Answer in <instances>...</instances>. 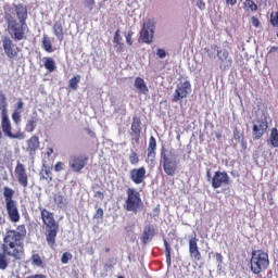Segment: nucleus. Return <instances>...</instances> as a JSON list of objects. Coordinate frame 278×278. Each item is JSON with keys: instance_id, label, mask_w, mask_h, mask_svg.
Wrapping results in <instances>:
<instances>
[{"instance_id": "1", "label": "nucleus", "mask_w": 278, "mask_h": 278, "mask_svg": "<svg viewBox=\"0 0 278 278\" xmlns=\"http://www.w3.org/2000/svg\"><path fill=\"white\" fill-rule=\"evenodd\" d=\"M14 10L18 22L12 16V7L4 9V18L12 39L15 42H21V40H27V31H29V26H27V7H24L23 4H14Z\"/></svg>"}, {"instance_id": "2", "label": "nucleus", "mask_w": 278, "mask_h": 278, "mask_svg": "<svg viewBox=\"0 0 278 278\" xmlns=\"http://www.w3.org/2000/svg\"><path fill=\"white\" fill-rule=\"evenodd\" d=\"M0 252V270H5L10 266V258L23 260L25 255V245L23 239L18 237L16 230H8L3 237V243Z\"/></svg>"}, {"instance_id": "3", "label": "nucleus", "mask_w": 278, "mask_h": 278, "mask_svg": "<svg viewBox=\"0 0 278 278\" xmlns=\"http://www.w3.org/2000/svg\"><path fill=\"white\" fill-rule=\"evenodd\" d=\"M39 210L41 213V220L48 229V232L46 233L47 243L51 249H54L55 239L60 231V224L55 220V216L49 210L42 206H39Z\"/></svg>"}, {"instance_id": "4", "label": "nucleus", "mask_w": 278, "mask_h": 278, "mask_svg": "<svg viewBox=\"0 0 278 278\" xmlns=\"http://www.w3.org/2000/svg\"><path fill=\"white\" fill-rule=\"evenodd\" d=\"M1 111V128H0V140L3 139V134L7 138L12 140H23L25 134L18 131L16 134L12 132V121H10V115H8V105H3V102H0Z\"/></svg>"}, {"instance_id": "5", "label": "nucleus", "mask_w": 278, "mask_h": 278, "mask_svg": "<svg viewBox=\"0 0 278 278\" xmlns=\"http://www.w3.org/2000/svg\"><path fill=\"white\" fill-rule=\"evenodd\" d=\"M160 157V166H162L165 175H167L168 177H175L179 168L175 152L168 151L164 147H162Z\"/></svg>"}, {"instance_id": "6", "label": "nucleus", "mask_w": 278, "mask_h": 278, "mask_svg": "<svg viewBox=\"0 0 278 278\" xmlns=\"http://www.w3.org/2000/svg\"><path fill=\"white\" fill-rule=\"evenodd\" d=\"M270 266L268 253L264 250H253L250 260V268L254 275H260Z\"/></svg>"}, {"instance_id": "7", "label": "nucleus", "mask_w": 278, "mask_h": 278, "mask_svg": "<svg viewBox=\"0 0 278 278\" xmlns=\"http://www.w3.org/2000/svg\"><path fill=\"white\" fill-rule=\"evenodd\" d=\"M126 200L124 204V208L126 212H132V214H138L142 208L144 203L142 202V198L140 197V192L135 188L128 187L126 189Z\"/></svg>"}, {"instance_id": "8", "label": "nucleus", "mask_w": 278, "mask_h": 278, "mask_svg": "<svg viewBox=\"0 0 278 278\" xmlns=\"http://www.w3.org/2000/svg\"><path fill=\"white\" fill-rule=\"evenodd\" d=\"M3 197L5 201L7 214L11 223H18V220H21V214L18 213L16 201L13 200L14 190H12L10 187H4Z\"/></svg>"}, {"instance_id": "9", "label": "nucleus", "mask_w": 278, "mask_h": 278, "mask_svg": "<svg viewBox=\"0 0 278 278\" xmlns=\"http://www.w3.org/2000/svg\"><path fill=\"white\" fill-rule=\"evenodd\" d=\"M88 160L87 154H74L70 156L68 166L73 173H81L88 166Z\"/></svg>"}, {"instance_id": "10", "label": "nucleus", "mask_w": 278, "mask_h": 278, "mask_svg": "<svg viewBox=\"0 0 278 278\" xmlns=\"http://www.w3.org/2000/svg\"><path fill=\"white\" fill-rule=\"evenodd\" d=\"M155 35V22L148 20L143 23V26L140 30V40L146 45H151L153 42V37Z\"/></svg>"}, {"instance_id": "11", "label": "nucleus", "mask_w": 278, "mask_h": 278, "mask_svg": "<svg viewBox=\"0 0 278 278\" xmlns=\"http://www.w3.org/2000/svg\"><path fill=\"white\" fill-rule=\"evenodd\" d=\"M190 92H192L190 80H185L184 83L178 84L173 94V102L178 103V101H182V99H188Z\"/></svg>"}, {"instance_id": "12", "label": "nucleus", "mask_w": 278, "mask_h": 278, "mask_svg": "<svg viewBox=\"0 0 278 278\" xmlns=\"http://www.w3.org/2000/svg\"><path fill=\"white\" fill-rule=\"evenodd\" d=\"M1 42L7 58H9L10 60L18 58L21 49L18 48V46H16V43H14V41L10 37H2Z\"/></svg>"}, {"instance_id": "13", "label": "nucleus", "mask_w": 278, "mask_h": 278, "mask_svg": "<svg viewBox=\"0 0 278 278\" xmlns=\"http://www.w3.org/2000/svg\"><path fill=\"white\" fill-rule=\"evenodd\" d=\"M231 184V178L227 172L217 170L214 173L211 179V186L214 190H218V188H223L224 186H229Z\"/></svg>"}, {"instance_id": "14", "label": "nucleus", "mask_w": 278, "mask_h": 278, "mask_svg": "<svg viewBox=\"0 0 278 278\" xmlns=\"http://www.w3.org/2000/svg\"><path fill=\"white\" fill-rule=\"evenodd\" d=\"M14 175L22 188H27L29 186V176L27 175V168L25 164L17 161V164L14 168Z\"/></svg>"}, {"instance_id": "15", "label": "nucleus", "mask_w": 278, "mask_h": 278, "mask_svg": "<svg viewBox=\"0 0 278 278\" xmlns=\"http://www.w3.org/2000/svg\"><path fill=\"white\" fill-rule=\"evenodd\" d=\"M129 179L136 186H140V184H144V179H147V168H144V166H141L139 168L130 169Z\"/></svg>"}, {"instance_id": "16", "label": "nucleus", "mask_w": 278, "mask_h": 278, "mask_svg": "<svg viewBox=\"0 0 278 278\" xmlns=\"http://www.w3.org/2000/svg\"><path fill=\"white\" fill-rule=\"evenodd\" d=\"M268 129V122L266 119H257L252 127V136L254 140H260Z\"/></svg>"}, {"instance_id": "17", "label": "nucleus", "mask_w": 278, "mask_h": 278, "mask_svg": "<svg viewBox=\"0 0 278 278\" xmlns=\"http://www.w3.org/2000/svg\"><path fill=\"white\" fill-rule=\"evenodd\" d=\"M142 121L138 116L132 117L130 126V136L135 142H140V135L142 134Z\"/></svg>"}, {"instance_id": "18", "label": "nucleus", "mask_w": 278, "mask_h": 278, "mask_svg": "<svg viewBox=\"0 0 278 278\" xmlns=\"http://www.w3.org/2000/svg\"><path fill=\"white\" fill-rule=\"evenodd\" d=\"M189 255L194 262H201V251L199 250V239L193 237L189 239Z\"/></svg>"}, {"instance_id": "19", "label": "nucleus", "mask_w": 278, "mask_h": 278, "mask_svg": "<svg viewBox=\"0 0 278 278\" xmlns=\"http://www.w3.org/2000/svg\"><path fill=\"white\" fill-rule=\"evenodd\" d=\"M40 149V139L38 136H31L27 140V148L26 151L29 155H36V151Z\"/></svg>"}, {"instance_id": "20", "label": "nucleus", "mask_w": 278, "mask_h": 278, "mask_svg": "<svg viewBox=\"0 0 278 278\" xmlns=\"http://www.w3.org/2000/svg\"><path fill=\"white\" fill-rule=\"evenodd\" d=\"M153 238H155V227H153V225H149L143 229L141 242L142 244H149Z\"/></svg>"}, {"instance_id": "21", "label": "nucleus", "mask_w": 278, "mask_h": 278, "mask_svg": "<svg viewBox=\"0 0 278 278\" xmlns=\"http://www.w3.org/2000/svg\"><path fill=\"white\" fill-rule=\"evenodd\" d=\"M157 140H155V137L151 136L149 139V146H148V159L149 160H155V156L157 155Z\"/></svg>"}, {"instance_id": "22", "label": "nucleus", "mask_w": 278, "mask_h": 278, "mask_svg": "<svg viewBox=\"0 0 278 278\" xmlns=\"http://www.w3.org/2000/svg\"><path fill=\"white\" fill-rule=\"evenodd\" d=\"M52 29L59 42H63L64 41V23H62L61 21L54 22Z\"/></svg>"}, {"instance_id": "23", "label": "nucleus", "mask_w": 278, "mask_h": 278, "mask_svg": "<svg viewBox=\"0 0 278 278\" xmlns=\"http://www.w3.org/2000/svg\"><path fill=\"white\" fill-rule=\"evenodd\" d=\"M42 166L43 168L39 173L40 179H45L46 181H48V184H51V181H53V174L51 173V169L47 165L46 160H43Z\"/></svg>"}, {"instance_id": "24", "label": "nucleus", "mask_w": 278, "mask_h": 278, "mask_svg": "<svg viewBox=\"0 0 278 278\" xmlns=\"http://www.w3.org/2000/svg\"><path fill=\"white\" fill-rule=\"evenodd\" d=\"M135 88L140 94H149V87H147V83L142 77L135 78Z\"/></svg>"}, {"instance_id": "25", "label": "nucleus", "mask_w": 278, "mask_h": 278, "mask_svg": "<svg viewBox=\"0 0 278 278\" xmlns=\"http://www.w3.org/2000/svg\"><path fill=\"white\" fill-rule=\"evenodd\" d=\"M38 125V113L34 112L33 116L26 122L25 131L31 134Z\"/></svg>"}, {"instance_id": "26", "label": "nucleus", "mask_w": 278, "mask_h": 278, "mask_svg": "<svg viewBox=\"0 0 278 278\" xmlns=\"http://www.w3.org/2000/svg\"><path fill=\"white\" fill-rule=\"evenodd\" d=\"M43 66L48 73H54V71L58 68V65H55V60L49 56L43 58Z\"/></svg>"}, {"instance_id": "27", "label": "nucleus", "mask_w": 278, "mask_h": 278, "mask_svg": "<svg viewBox=\"0 0 278 278\" xmlns=\"http://www.w3.org/2000/svg\"><path fill=\"white\" fill-rule=\"evenodd\" d=\"M274 149H278V130L277 128H273L269 135V139L267 140Z\"/></svg>"}, {"instance_id": "28", "label": "nucleus", "mask_w": 278, "mask_h": 278, "mask_svg": "<svg viewBox=\"0 0 278 278\" xmlns=\"http://www.w3.org/2000/svg\"><path fill=\"white\" fill-rule=\"evenodd\" d=\"M217 58L220 61V68H223V64L229 60V51H227V49L218 50Z\"/></svg>"}, {"instance_id": "29", "label": "nucleus", "mask_w": 278, "mask_h": 278, "mask_svg": "<svg viewBox=\"0 0 278 278\" xmlns=\"http://www.w3.org/2000/svg\"><path fill=\"white\" fill-rule=\"evenodd\" d=\"M53 200L58 207H66V198H64V195H62L61 193H55Z\"/></svg>"}, {"instance_id": "30", "label": "nucleus", "mask_w": 278, "mask_h": 278, "mask_svg": "<svg viewBox=\"0 0 278 278\" xmlns=\"http://www.w3.org/2000/svg\"><path fill=\"white\" fill-rule=\"evenodd\" d=\"M30 260L33 266H37L38 268H45V262L42 261V257H40V254H33Z\"/></svg>"}, {"instance_id": "31", "label": "nucleus", "mask_w": 278, "mask_h": 278, "mask_svg": "<svg viewBox=\"0 0 278 278\" xmlns=\"http://www.w3.org/2000/svg\"><path fill=\"white\" fill-rule=\"evenodd\" d=\"M164 248H165L166 264L168 267H170L173 264V261L170 257V244L168 243V241L166 239H164Z\"/></svg>"}, {"instance_id": "32", "label": "nucleus", "mask_w": 278, "mask_h": 278, "mask_svg": "<svg viewBox=\"0 0 278 278\" xmlns=\"http://www.w3.org/2000/svg\"><path fill=\"white\" fill-rule=\"evenodd\" d=\"M42 49H45V51L47 53H53V45L51 43V39H49V37L45 36L42 39Z\"/></svg>"}, {"instance_id": "33", "label": "nucleus", "mask_w": 278, "mask_h": 278, "mask_svg": "<svg viewBox=\"0 0 278 278\" xmlns=\"http://www.w3.org/2000/svg\"><path fill=\"white\" fill-rule=\"evenodd\" d=\"M243 8L247 10V12H257V5L253 0H245L243 2Z\"/></svg>"}, {"instance_id": "34", "label": "nucleus", "mask_w": 278, "mask_h": 278, "mask_svg": "<svg viewBox=\"0 0 278 278\" xmlns=\"http://www.w3.org/2000/svg\"><path fill=\"white\" fill-rule=\"evenodd\" d=\"M79 81H81V76L76 75L70 79V88L72 90H77L79 88Z\"/></svg>"}, {"instance_id": "35", "label": "nucleus", "mask_w": 278, "mask_h": 278, "mask_svg": "<svg viewBox=\"0 0 278 278\" xmlns=\"http://www.w3.org/2000/svg\"><path fill=\"white\" fill-rule=\"evenodd\" d=\"M128 160L132 166H136L137 164L140 163V156H138V152L136 151L130 152Z\"/></svg>"}, {"instance_id": "36", "label": "nucleus", "mask_w": 278, "mask_h": 278, "mask_svg": "<svg viewBox=\"0 0 278 278\" xmlns=\"http://www.w3.org/2000/svg\"><path fill=\"white\" fill-rule=\"evenodd\" d=\"M16 229L17 230H15V233H17L22 240H25V237L27 236V229L25 228V225H20Z\"/></svg>"}, {"instance_id": "37", "label": "nucleus", "mask_w": 278, "mask_h": 278, "mask_svg": "<svg viewBox=\"0 0 278 278\" xmlns=\"http://www.w3.org/2000/svg\"><path fill=\"white\" fill-rule=\"evenodd\" d=\"M71 260H73V254H71V252H65L62 254L61 263L68 264V262H71Z\"/></svg>"}, {"instance_id": "38", "label": "nucleus", "mask_w": 278, "mask_h": 278, "mask_svg": "<svg viewBox=\"0 0 278 278\" xmlns=\"http://www.w3.org/2000/svg\"><path fill=\"white\" fill-rule=\"evenodd\" d=\"M270 25H273V27H278V12H271Z\"/></svg>"}, {"instance_id": "39", "label": "nucleus", "mask_w": 278, "mask_h": 278, "mask_svg": "<svg viewBox=\"0 0 278 278\" xmlns=\"http://www.w3.org/2000/svg\"><path fill=\"white\" fill-rule=\"evenodd\" d=\"M122 40H123V37H121V29H117V30L115 31V34H114L113 42H114L115 45H122V43H121Z\"/></svg>"}, {"instance_id": "40", "label": "nucleus", "mask_w": 278, "mask_h": 278, "mask_svg": "<svg viewBox=\"0 0 278 278\" xmlns=\"http://www.w3.org/2000/svg\"><path fill=\"white\" fill-rule=\"evenodd\" d=\"M12 121L15 125H21V112L15 111L12 113Z\"/></svg>"}, {"instance_id": "41", "label": "nucleus", "mask_w": 278, "mask_h": 278, "mask_svg": "<svg viewBox=\"0 0 278 278\" xmlns=\"http://www.w3.org/2000/svg\"><path fill=\"white\" fill-rule=\"evenodd\" d=\"M134 36V31L129 30L128 34L126 35V42L127 45H129V47H131V45H134V41L131 40Z\"/></svg>"}, {"instance_id": "42", "label": "nucleus", "mask_w": 278, "mask_h": 278, "mask_svg": "<svg viewBox=\"0 0 278 278\" xmlns=\"http://www.w3.org/2000/svg\"><path fill=\"white\" fill-rule=\"evenodd\" d=\"M54 170L55 173H60L61 170H64V163L63 162H56V164L54 165Z\"/></svg>"}, {"instance_id": "43", "label": "nucleus", "mask_w": 278, "mask_h": 278, "mask_svg": "<svg viewBox=\"0 0 278 278\" xmlns=\"http://www.w3.org/2000/svg\"><path fill=\"white\" fill-rule=\"evenodd\" d=\"M156 55H157V58H160L161 60H164V58H166V50H164V49H157L156 50Z\"/></svg>"}, {"instance_id": "44", "label": "nucleus", "mask_w": 278, "mask_h": 278, "mask_svg": "<svg viewBox=\"0 0 278 278\" xmlns=\"http://www.w3.org/2000/svg\"><path fill=\"white\" fill-rule=\"evenodd\" d=\"M0 102H2V105L5 108L8 105V98L5 97V93L0 90Z\"/></svg>"}, {"instance_id": "45", "label": "nucleus", "mask_w": 278, "mask_h": 278, "mask_svg": "<svg viewBox=\"0 0 278 278\" xmlns=\"http://www.w3.org/2000/svg\"><path fill=\"white\" fill-rule=\"evenodd\" d=\"M251 23H252L253 27H260V25H261L260 18H257V16H252Z\"/></svg>"}, {"instance_id": "46", "label": "nucleus", "mask_w": 278, "mask_h": 278, "mask_svg": "<svg viewBox=\"0 0 278 278\" xmlns=\"http://www.w3.org/2000/svg\"><path fill=\"white\" fill-rule=\"evenodd\" d=\"M93 218L96 219L103 218V208H98L96 211V214L93 215Z\"/></svg>"}, {"instance_id": "47", "label": "nucleus", "mask_w": 278, "mask_h": 278, "mask_svg": "<svg viewBox=\"0 0 278 278\" xmlns=\"http://www.w3.org/2000/svg\"><path fill=\"white\" fill-rule=\"evenodd\" d=\"M94 198L100 199V201H103L105 199V194H103V192H101V191H97L94 193Z\"/></svg>"}, {"instance_id": "48", "label": "nucleus", "mask_w": 278, "mask_h": 278, "mask_svg": "<svg viewBox=\"0 0 278 278\" xmlns=\"http://www.w3.org/2000/svg\"><path fill=\"white\" fill-rule=\"evenodd\" d=\"M215 260H216L217 263L223 264V260H224L223 254L216 252L215 253Z\"/></svg>"}, {"instance_id": "49", "label": "nucleus", "mask_w": 278, "mask_h": 278, "mask_svg": "<svg viewBox=\"0 0 278 278\" xmlns=\"http://www.w3.org/2000/svg\"><path fill=\"white\" fill-rule=\"evenodd\" d=\"M24 105H25V103H23V100L18 99L17 104H16V112H18V110H21Z\"/></svg>"}, {"instance_id": "50", "label": "nucleus", "mask_w": 278, "mask_h": 278, "mask_svg": "<svg viewBox=\"0 0 278 278\" xmlns=\"http://www.w3.org/2000/svg\"><path fill=\"white\" fill-rule=\"evenodd\" d=\"M46 155H47L48 157H51V155H53V148H47Z\"/></svg>"}, {"instance_id": "51", "label": "nucleus", "mask_w": 278, "mask_h": 278, "mask_svg": "<svg viewBox=\"0 0 278 278\" xmlns=\"http://www.w3.org/2000/svg\"><path fill=\"white\" fill-rule=\"evenodd\" d=\"M233 136L236 140H240V131H238V129L233 130Z\"/></svg>"}, {"instance_id": "52", "label": "nucleus", "mask_w": 278, "mask_h": 278, "mask_svg": "<svg viewBox=\"0 0 278 278\" xmlns=\"http://www.w3.org/2000/svg\"><path fill=\"white\" fill-rule=\"evenodd\" d=\"M85 2L88 5V8H92V5H94V0H85Z\"/></svg>"}, {"instance_id": "53", "label": "nucleus", "mask_w": 278, "mask_h": 278, "mask_svg": "<svg viewBox=\"0 0 278 278\" xmlns=\"http://www.w3.org/2000/svg\"><path fill=\"white\" fill-rule=\"evenodd\" d=\"M227 5H236L238 3V0H226Z\"/></svg>"}, {"instance_id": "54", "label": "nucleus", "mask_w": 278, "mask_h": 278, "mask_svg": "<svg viewBox=\"0 0 278 278\" xmlns=\"http://www.w3.org/2000/svg\"><path fill=\"white\" fill-rule=\"evenodd\" d=\"M198 8H200V10H205V3H203V1H199L198 2Z\"/></svg>"}, {"instance_id": "55", "label": "nucleus", "mask_w": 278, "mask_h": 278, "mask_svg": "<svg viewBox=\"0 0 278 278\" xmlns=\"http://www.w3.org/2000/svg\"><path fill=\"white\" fill-rule=\"evenodd\" d=\"M206 178H207V181L212 182V172L210 169H207L206 172Z\"/></svg>"}, {"instance_id": "56", "label": "nucleus", "mask_w": 278, "mask_h": 278, "mask_svg": "<svg viewBox=\"0 0 278 278\" xmlns=\"http://www.w3.org/2000/svg\"><path fill=\"white\" fill-rule=\"evenodd\" d=\"M224 47H225V49H230L231 50V43H229V41H225Z\"/></svg>"}, {"instance_id": "57", "label": "nucleus", "mask_w": 278, "mask_h": 278, "mask_svg": "<svg viewBox=\"0 0 278 278\" xmlns=\"http://www.w3.org/2000/svg\"><path fill=\"white\" fill-rule=\"evenodd\" d=\"M276 51H278V47H271L268 53H276Z\"/></svg>"}, {"instance_id": "58", "label": "nucleus", "mask_w": 278, "mask_h": 278, "mask_svg": "<svg viewBox=\"0 0 278 278\" xmlns=\"http://www.w3.org/2000/svg\"><path fill=\"white\" fill-rule=\"evenodd\" d=\"M114 264L116 263H106L105 268H114Z\"/></svg>"}, {"instance_id": "59", "label": "nucleus", "mask_w": 278, "mask_h": 278, "mask_svg": "<svg viewBox=\"0 0 278 278\" xmlns=\"http://www.w3.org/2000/svg\"><path fill=\"white\" fill-rule=\"evenodd\" d=\"M215 136H216L217 140H220V138H223V134H220V132H216Z\"/></svg>"}, {"instance_id": "60", "label": "nucleus", "mask_w": 278, "mask_h": 278, "mask_svg": "<svg viewBox=\"0 0 278 278\" xmlns=\"http://www.w3.org/2000/svg\"><path fill=\"white\" fill-rule=\"evenodd\" d=\"M117 51H119V52H122L123 51V43L122 45H119V48H118V50Z\"/></svg>"}, {"instance_id": "61", "label": "nucleus", "mask_w": 278, "mask_h": 278, "mask_svg": "<svg viewBox=\"0 0 278 278\" xmlns=\"http://www.w3.org/2000/svg\"><path fill=\"white\" fill-rule=\"evenodd\" d=\"M239 1H243V0H239Z\"/></svg>"}]
</instances>
